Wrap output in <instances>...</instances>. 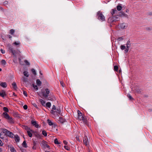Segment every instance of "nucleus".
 Instances as JSON below:
<instances>
[{
  "instance_id": "nucleus-5",
  "label": "nucleus",
  "mask_w": 152,
  "mask_h": 152,
  "mask_svg": "<svg viewBox=\"0 0 152 152\" xmlns=\"http://www.w3.org/2000/svg\"><path fill=\"white\" fill-rule=\"evenodd\" d=\"M9 49L10 52L12 53L14 56L18 53V51L15 50L13 47L10 45L9 46Z\"/></svg>"
},
{
  "instance_id": "nucleus-9",
  "label": "nucleus",
  "mask_w": 152,
  "mask_h": 152,
  "mask_svg": "<svg viewBox=\"0 0 152 152\" xmlns=\"http://www.w3.org/2000/svg\"><path fill=\"white\" fill-rule=\"evenodd\" d=\"M31 122L32 125L35 126V127L38 128L39 127V125L37 123L36 121L32 120Z\"/></svg>"
},
{
  "instance_id": "nucleus-11",
  "label": "nucleus",
  "mask_w": 152,
  "mask_h": 152,
  "mask_svg": "<svg viewBox=\"0 0 152 152\" xmlns=\"http://www.w3.org/2000/svg\"><path fill=\"white\" fill-rule=\"evenodd\" d=\"M27 134L29 137H31L32 136V133H33L34 132V131L30 129V130H27Z\"/></svg>"
},
{
  "instance_id": "nucleus-4",
  "label": "nucleus",
  "mask_w": 152,
  "mask_h": 152,
  "mask_svg": "<svg viewBox=\"0 0 152 152\" xmlns=\"http://www.w3.org/2000/svg\"><path fill=\"white\" fill-rule=\"evenodd\" d=\"M118 15L111 16L108 19V22L110 23H112L118 20Z\"/></svg>"
},
{
  "instance_id": "nucleus-35",
  "label": "nucleus",
  "mask_w": 152,
  "mask_h": 152,
  "mask_svg": "<svg viewBox=\"0 0 152 152\" xmlns=\"http://www.w3.org/2000/svg\"><path fill=\"white\" fill-rule=\"evenodd\" d=\"M35 136V137L37 138H40L41 137V135H40L39 134H38L37 133L36 134H34Z\"/></svg>"
},
{
  "instance_id": "nucleus-55",
  "label": "nucleus",
  "mask_w": 152,
  "mask_h": 152,
  "mask_svg": "<svg viewBox=\"0 0 152 152\" xmlns=\"http://www.w3.org/2000/svg\"><path fill=\"white\" fill-rule=\"evenodd\" d=\"M8 3V2L7 1H5L3 2V4L4 5H6Z\"/></svg>"
},
{
  "instance_id": "nucleus-34",
  "label": "nucleus",
  "mask_w": 152,
  "mask_h": 152,
  "mask_svg": "<svg viewBox=\"0 0 152 152\" xmlns=\"http://www.w3.org/2000/svg\"><path fill=\"white\" fill-rule=\"evenodd\" d=\"M118 67L116 65H115L114 66V70L115 71L117 72L118 70Z\"/></svg>"
},
{
  "instance_id": "nucleus-26",
  "label": "nucleus",
  "mask_w": 152,
  "mask_h": 152,
  "mask_svg": "<svg viewBox=\"0 0 152 152\" xmlns=\"http://www.w3.org/2000/svg\"><path fill=\"white\" fill-rule=\"evenodd\" d=\"M23 73L24 75L26 77H28L29 76V75L28 74V72L26 71H25L23 72Z\"/></svg>"
},
{
  "instance_id": "nucleus-38",
  "label": "nucleus",
  "mask_w": 152,
  "mask_h": 152,
  "mask_svg": "<svg viewBox=\"0 0 152 152\" xmlns=\"http://www.w3.org/2000/svg\"><path fill=\"white\" fill-rule=\"evenodd\" d=\"M46 106L47 107L50 108L51 106V103L50 102H48L46 104Z\"/></svg>"
},
{
  "instance_id": "nucleus-23",
  "label": "nucleus",
  "mask_w": 152,
  "mask_h": 152,
  "mask_svg": "<svg viewBox=\"0 0 152 152\" xmlns=\"http://www.w3.org/2000/svg\"><path fill=\"white\" fill-rule=\"evenodd\" d=\"M117 10L118 11H121L122 9V6L120 5H118L116 7Z\"/></svg>"
},
{
  "instance_id": "nucleus-16",
  "label": "nucleus",
  "mask_w": 152,
  "mask_h": 152,
  "mask_svg": "<svg viewBox=\"0 0 152 152\" xmlns=\"http://www.w3.org/2000/svg\"><path fill=\"white\" fill-rule=\"evenodd\" d=\"M1 86L3 88H5L7 86V84L6 82H1Z\"/></svg>"
},
{
  "instance_id": "nucleus-59",
  "label": "nucleus",
  "mask_w": 152,
  "mask_h": 152,
  "mask_svg": "<svg viewBox=\"0 0 152 152\" xmlns=\"http://www.w3.org/2000/svg\"><path fill=\"white\" fill-rule=\"evenodd\" d=\"M7 36L10 39H11L12 38V36L10 35H7Z\"/></svg>"
},
{
  "instance_id": "nucleus-13",
  "label": "nucleus",
  "mask_w": 152,
  "mask_h": 152,
  "mask_svg": "<svg viewBox=\"0 0 152 152\" xmlns=\"http://www.w3.org/2000/svg\"><path fill=\"white\" fill-rule=\"evenodd\" d=\"M127 26V24L125 23H121L120 25V27L122 29L126 28Z\"/></svg>"
},
{
  "instance_id": "nucleus-54",
  "label": "nucleus",
  "mask_w": 152,
  "mask_h": 152,
  "mask_svg": "<svg viewBox=\"0 0 152 152\" xmlns=\"http://www.w3.org/2000/svg\"><path fill=\"white\" fill-rule=\"evenodd\" d=\"M1 53L3 54L5 52V51L3 50L2 49H1Z\"/></svg>"
},
{
  "instance_id": "nucleus-56",
  "label": "nucleus",
  "mask_w": 152,
  "mask_h": 152,
  "mask_svg": "<svg viewBox=\"0 0 152 152\" xmlns=\"http://www.w3.org/2000/svg\"><path fill=\"white\" fill-rule=\"evenodd\" d=\"M129 50V48H126V49L124 51L125 52L127 53L128 51Z\"/></svg>"
},
{
  "instance_id": "nucleus-29",
  "label": "nucleus",
  "mask_w": 152,
  "mask_h": 152,
  "mask_svg": "<svg viewBox=\"0 0 152 152\" xmlns=\"http://www.w3.org/2000/svg\"><path fill=\"white\" fill-rule=\"evenodd\" d=\"M127 97L129 99L131 100H134V99L131 96V95L129 94H128L127 95Z\"/></svg>"
},
{
  "instance_id": "nucleus-27",
  "label": "nucleus",
  "mask_w": 152,
  "mask_h": 152,
  "mask_svg": "<svg viewBox=\"0 0 152 152\" xmlns=\"http://www.w3.org/2000/svg\"><path fill=\"white\" fill-rule=\"evenodd\" d=\"M47 122L48 124L50 126H52L53 124V123L49 119H48L47 120Z\"/></svg>"
},
{
  "instance_id": "nucleus-40",
  "label": "nucleus",
  "mask_w": 152,
  "mask_h": 152,
  "mask_svg": "<svg viewBox=\"0 0 152 152\" xmlns=\"http://www.w3.org/2000/svg\"><path fill=\"white\" fill-rule=\"evenodd\" d=\"M77 113H78V116H81L82 115V113L79 110H78V111H77Z\"/></svg>"
},
{
  "instance_id": "nucleus-53",
  "label": "nucleus",
  "mask_w": 152,
  "mask_h": 152,
  "mask_svg": "<svg viewBox=\"0 0 152 152\" xmlns=\"http://www.w3.org/2000/svg\"><path fill=\"white\" fill-rule=\"evenodd\" d=\"M152 29V28L151 27H148L146 28V30H151Z\"/></svg>"
},
{
  "instance_id": "nucleus-24",
  "label": "nucleus",
  "mask_w": 152,
  "mask_h": 152,
  "mask_svg": "<svg viewBox=\"0 0 152 152\" xmlns=\"http://www.w3.org/2000/svg\"><path fill=\"white\" fill-rule=\"evenodd\" d=\"M36 83L37 85L39 86H41L42 83L41 81L39 79H37V80Z\"/></svg>"
},
{
  "instance_id": "nucleus-36",
  "label": "nucleus",
  "mask_w": 152,
  "mask_h": 152,
  "mask_svg": "<svg viewBox=\"0 0 152 152\" xmlns=\"http://www.w3.org/2000/svg\"><path fill=\"white\" fill-rule=\"evenodd\" d=\"M10 151L12 152H16V151L13 147H10Z\"/></svg>"
},
{
  "instance_id": "nucleus-45",
  "label": "nucleus",
  "mask_w": 152,
  "mask_h": 152,
  "mask_svg": "<svg viewBox=\"0 0 152 152\" xmlns=\"http://www.w3.org/2000/svg\"><path fill=\"white\" fill-rule=\"evenodd\" d=\"M64 148H65V149L68 151L70 149L67 146L65 145L64 146Z\"/></svg>"
},
{
  "instance_id": "nucleus-17",
  "label": "nucleus",
  "mask_w": 152,
  "mask_h": 152,
  "mask_svg": "<svg viewBox=\"0 0 152 152\" xmlns=\"http://www.w3.org/2000/svg\"><path fill=\"white\" fill-rule=\"evenodd\" d=\"M117 12V11L115 9H112L111 10V11L110 12L111 13L112 15V16H114V15H113L115 14V13L116 12Z\"/></svg>"
},
{
  "instance_id": "nucleus-50",
  "label": "nucleus",
  "mask_w": 152,
  "mask_h": 152,
  "mask_svg": "<svg viewBox=\"0 0 152 152\" xmlns=\"http://www.w3.org/2000/svg\"><path fill=\"white\" fill-rule=\"evenodd\" d=\"M24 128L26 130H28V129L30 130V128H29L28 126H24Z\"/></svg>"
},
{
  "instance_id": "nucleus-52",
  "label": "nucleus",
  "mask_w": 152,
  "mask_h": 152,
  "mask_svg": "<svg viewBox=\"0 0 152 152\" xmlns=\"http://www.w3.org/2000/svg\"><path fill=\"white\" fill-rule=\"evenodd\" d=\"M23 94L26 96H27V93L25 91H23Z\"/></svg>"
},
{
  "instance_id": "nucleus-3",
  "label": "nucleus",
  "mask_w": 152,
  "mask_h": 152,
  "mask_svg": "<svg viewBox=\"0 0 152 152\" xmlns=\"http://www.w3.org/2000/svg\"><path fill=\"white\" fill-rule=\"evenodd\" d=\"M96 16L98 19L99 20L102 21H103L105 20V17L101 11H99L97 12Z\"/></svg>"
},
{
  "instance_id": "nucleus-15",
  "label": "nucleus",
  "mask_w": 152,
  "mask_h": 152,
  "mask_svg": "<svg viewBox=\"0 0 152 152\" xmlns=\"http://www.w3.org/2000/svg\"><path fill=\"white\" fill-rule=\"evenodd\" d=\"M58 121L59 123L63 124L66 121V120L63 117H59Z\"/></svg>"
},
{
  "instance_id": "nucleus-22",
  "label": "nucleus",
  "mask_w": 152,
  "mask_h": 152,
  "mask_svg": "<svg viewBox=\"0 0 152 152\" xmlns=\"http://www.w3.org/2000/svg\"><path fill=\"white\" fill-rule=\"evenodd\" d=\"M131 46L130 41V40H128L127 43L126 44V47L127 48H129Z\"/></svg>"
},
{
  "instance_id": "nucleus-46",
  "label": "nucleus",
  "mask_w": 152,
  "mask_h": 152,
  "mask_svg": "<svg viewBox=\"0 0 152 152\" xmlns=\"http://www.w3.org/2000/svg\"><path fill=\"white\" fill-rule=\"evenodd\" d=\"M118 39L119 41H121L124 39V38L123 37H120L118 38Z\"/></svg>"
},
{
  "instance_id": "nucleus-49",
  "label": "nucleus",
  "mask_w": 152,
  "mask_h": 152,
  "mask_svg": "<svg viewBox=\"0 0 152 152\" xmlns=\"http://www.w3.org/2000/svg\"><path fill=\"white\" fill-rule=\"evenodd\" d=\"M60 83L62 87H64V83H63V81L61 80L60 81Z\"/></svg>"
},
{
  "instance_id": "nucleus-19",
  "label": "nucleus",
  "mask_w": 152,
  "mask_h": 152,
  "mask_svg": "<svg viewBox=\"0 0 152 152\" xmlns=\"http://www.w3.org/2000/svg\"><path fill=\"white\" fill-rule=\"evenodd\" d=\"M42 95L45 98H47L48 97V95L46 91L42 92Z\"/></svg>"
},
{
  "instance_id": "nucleus-37",
  "label": "nucleus",
  "mask_w": 152,
  "mask_h": 152,
  "mask_svg": "<svg viewBox=\"0 0 152 152\" xmlns=\"http://www.w3.org/2000/svg\"><path fill=\"white\" fill-rule=\"evenodd\" d=\"M32 86L36 90H38V88L37 86L35 85L34 84H32Z\"/></svg>"
},
{
  "instance_id": "nucleus-12",
  "label": "nucleus",
  "mask_w": 152,
  "mask_h": 152,
  "mask_svg": "<svg viewBox=\"0 0 152 152\" xmlns=\"http://www.w3.org/2000/svg\"><path fill=\"white\" fill-rule=\"evenodd\" d=\"M5 135L9 137H10L11 138H13L14 136V135L13 133L9 131H8Z\"/></svg>"
},
{
  "instance_id": "nucleus-18",
  "label": "nucleus",
  "mask_w": 152,
  "mask_h": 152,
  "mask_svg": "<svg viewBox=\"0 0 152 152\" xmlns=\"http://www.w3.org/2000/svg\"><path fill=\"white\" fill-rule=\"evenodd\" d=\"M15 140L17 142H19L20 138L18 135H15Z\"/></svg>"
},
{
  "instance_id": "nucleus-10",
  "label": "nucleus",
  "mask_w": 152,
  "mask_h": 152,
  "mask_svg": "<svg viewBox=\"0 0 152 152\" xmlns=\"http://www.w3.org/2000/svg\"><path fill=\"white\" fill-rule=\"evenodd\" d=\"M119 16L121 17H123L127 18H129V16L127 14L124 13L123 11H121L120 12Z\"/></svg>"
},
{
  "instance_id": "nucleus-14",
  "label": "nucleus",
  "mask_w": 152,
  "mask_h": 152,
  "mask_svg": "<svg viewBox=\"0 0 152 152\" xmlns=\"http://www.w3.org/2000/svg\"><path fill=\"white\" fill-rule=\"evenodd\" d=\"M8 131V130L5 129H1V134H2V133H3L4 135H5Z\"/></svg>"
},
{
  "instance_id": "nucleus-62",
  "label": "nucleus",
  "mask_w": 152,
  "mask_h": 152,
  "mask_svg": "<svg viewBox=\"0 0 152 152\" xmlns=\"http://www.w3.org/2000/svg\"><path fill=\"white\" fill-rule=\"evenodd\" d=\"M13 95H14V96H16V95L15 93H13Z\"/></svg>"
},
{
  "instance_id": "nucleus-51",
  "label": "nucleus",
  "mask_w": 152,
  "mask_h": 152,
  "mask_svg": "<svg viewBox=\"0 0 152 152\" xmlns=\"http://www.w3.org/2000/svg\"><path fill=\"white\" fill-rule=\"evenodd\" d=\"M23 108L24 110H26L27 109L28 106L26 105H25L23 106Z\"/></svg>"
},
{
  "instance_id": "nucleus-43",
  "label": "nucleus",
  "mask_w": 152,
  "mask_h": 152,
  "mask_svg": "<svg viewBox=\"0 0 152 152\" xmlns=\"http://www.w3.org/2000/svg\"><path fill=\"white\" fill-rule=\"evenodd\" d=\"M45 143L46 142L45 141H44L42 143L43 144V143H44V144H45V145L47 148H49L50 146H49V145L47 144H45Z\"/></svg>"
},
{
  "instance_id": "nucleus-60",
  "label": "nucleus",
  "mask_w": 152,
  "mask_h": 152,
  "mask_svg": "<svg viewBox=\"0 0 152 152\" xmlns=\"http://www.w3.org/2000/svg\"><path fill=\"white\" fill-rule=\"evenodd\" d=\"M129 12V9H126V12H127V13H128V12Z\"/></svg>"
},
{
  "instance_id": "nucleus-32",
  "label": "nucleus",
  "mask_w": 152,
  "mask_h": 152,
  "mask_svg": "<svg viewBox=\"0 0 152 152\" xmlns=\"http://www.w3.org/2000/svg\"><path fill=\"white\" fill-rule=\"evenodd\" d=\"M42 134L43 135H44L45 136H47V133L44 130H43L42 131Z\"/></svg>"
},
{
  "instance_id": "nucleus-41",
  "label": "nucleus",
  "mask_w": 152,
  "mask_h": 152,
  "mask_svg": "<svg viewBox=\"0 0 152 152\" xmlns=\"http://www.w3.org/2000/svg\"><path fill=\"white\" fill-rule=\"evenodd\" d=\"M20 44V43L19 42H15L13 43V44L16 45H19Z\"/></svg>"
},
{
  "instance_id": "nucleus-61",
  "label": "nucleus",
  "mask_w": 152,
  "mask_h": 152,
  "mask_svg": "<svg viewBox=\"0 0 152 152\" xmlns=\"http://www.w3.org/2000/svg\"><path fill=\"white\" fill-rule=\"evenodd\" d=\"M3 145V143L1 140V146H2Z\"/></svg>"
},
{
  "instance_id": "nucleus-44",
  "label": "nucleus",
  "mask_w": 152,
  "mask_h": 152,
  "mask_svg": "<svg viewBox=\"0 0 152 152\" xmlns=\"http://www.w3.org/2000/svg\"><path fill=\"white\" fill-rule=\"evenodd\" d=\"M45 91L46 92L47 94L48 95L50 93V90L48 89V88H46L45 89Z\"/></svg>"
},
{
  "instance_id": "nucleus-63",
  "label": "nucleus",
  "mask_w": 152,
  "mask_h": 152,
  "mask_svg": "<svg viewBox=\"0 0 152 152\" xmlns=\"http://www.w3.org/2000/svg\"><path fill=\"white\" fill-rule=\"evenodd\" d=\"M48 99L49 100H52V98H50V97H49V98H48Z\"/></svg>"
},
{
  "instance_id": "nucleus-57",
  "label": "nucleus",
  "mask_w": 152,
  "mask_h": 152,
  "mask_svg": "<svg viewBox=\"0 0 152 152\" xmlns=\"http://www.w3.org/2000/svg\"><path fill=\"white\" fill-rule=\"evenodd\" d=\"M63 143L65 145H67V142L66 140H64Z\"/></svg>"
},
{
  "instance_id": "nucleus-47",
  "label": "nucleus",
  "mask_w": 152,
  "mask_h": 152,
  "mask_svg": "<svg viewBox=\"0 0 152 152\" xmlns=\"http://www.w3.org/2000/svg\"><path fill=\"white\" fill-rule=\"evenodd\" d=\"M24 62L27 65H29L30 64V63L27 60H25Z\"/></svg>"
},
{
  "instance_id": "nucleus-31",
  "label": "nucleus",
  "mask_w": 152,
  "mask_h": 152,
  "mask_svg": "<svg viewBox=\"0 0 152 152\" xmlns=\"http://www.w3.org/2000/svg\"><path fill=\"white\" fill-rule=\"evenodd\" d=\"M54 142L55 144H60V142L57 138H56L54 140Z\"/></svg>"
},
{
  "instance_id": "nucleus-42",
  "label": "nucleus",
  "mask_w": 152,
  "mask_h": 152,
  "mask_svg": "<svg viewBox=\"0 0 152 152\" xmlns=\"http://www.w3.org/2000/svg\"><path fill=\"white\" fill-rule=\"evenodd\" d=\"M120 48L122 50H124L125 49L126 47L124 45H121Z\"/></svg>"
},
{
  "instance_id": "nucleus-1",
  "label": "nucleus",
  "mask_w": 152,
  "mask_h": 152,
  "mask_svg": "<svg viewBox=\"0 0 152 152\" xmlns=\"http://www.w3.org/2000/svg\"><path fill=\"white\" fill-rule=\"evenodd\" d=\"M3 110L5 112L3 113L2 115V116L3 118L8 121L9 123L12 124L14 123V121L12 117L10 116L7 113L9 112V110L8 108L6 107H4L3 108Z\"/></svg>"
},
{
  "instance_id": "nucleus-20",
  "label": "nucleus",
  "mask_w": 152,
  "mask_h": 152,
  "mask_svg": "<svg viewBox=\"0 0 152 152\" xmlns=\"http://www.w3.org/2000/svg\"><path fill=\"white\" fill-rule=\"evenodd\" d=\"M1 65L3 66L4 67L5 66V65L7 63L6 61L4 60H2L1 61Z\"/></svg>"
},
{
  "instance_id": "nucleus-64",
  "label": "nucleus",
  "mask_w": 152,
  "mask_h": 152,
  "mask_svg": "<svg viewBox=\"0 0 152 152\" xmlns=\"http://www.w3.org/2000/svg\"><path fill=\"white\" fill-rule=\"evenodd\" d=\"M18 60H19V62L20 63V64H21V63H20V61H21V59H20V58H18Z\"/></svg>"
},
{
  "instance_id": "nucleus-7",
  "label": "nucleus",
  "mask_w": 152,
  "mask_h": 152,
  "mask_svg": "<svg viewBox=\"0 0 152 152\" xmlns=\"http://www.w3.org/2000/svg\"><path fill=\"white\" fill-rule=\"evenodd\" d=\"M7 96V93L4 90H1V96L4 99Z\"/></svg>"
},
{
  "instance_id": "nucleus-28",
  "label": "nucleus",
  "mask_w": 152,
  "mask_h": 152,
  "mask_svg": "<svg viewBox=\"0 0 152 152\" xmlns=\"http://www.w3.org/2000/svg\"><path fill=\"white\" fill-rule=\"evenodd\" d=\"M22 146H23V147L25 148H27V146L26 141H23L22 143Z\"/></svg>"
},
{
  "instance_id": "nucleus-48",
  "label": "nucleus",
  "mask_w": 152,
  "mask_h": 152,
  "mask_svg": "<svg viewBox=\"0 0 152 152\" xmlns=\"http://www.w3.org/2000/svg\"><path fill=\"white\" fill-rule=\"evenodd\" d=\"M31 71H32V73H33V74H34V75H35L36 74V71L34 69H32L31 70Z\"/></svg>"
},
{
  "instance_id": "nucleus-33",
  "label": "nucleus",
  "mask_w": 152,
  "mask_h": 152,
  "mask_svg": "<svg viewBox=\"0 0 152 152\" xmlns=\"http://www.w3.org/2000/svg\"><path fill=\"white\" fill-rule=\"evenodd\" d=\"M22 80L24 82H26L27 81V79L25 77H23L22 79Z\"/></svg>"
},
{
  "instance_id": "nucleus-6",
  "label": "nucleus",
  "mask_w": 152,
  "mask_h": 152,
  "mask_svg": "<svg viewBox=\"0 0 152 152\" xmlns=\"http://www.w3.org/2000/svg\"><path fill=\"white\" fill-rule=\"evenodd\" d=\"M83 142L84 144L87 147H88L89 146L88 139L86 135H85L83 138Z\"/></svg>"
},
{
  "instance_id": "nucleus-39",
  "label": "nucleus",
  "mask_w": 152,
  "mask_h": 152,
  "mask_svg": "<svg viewBox=\"0 0 152 152\" xmlns=\"http://www.w3.org/2000/svg\"><path fill=\"white\" fill-rule=\"evenodd\" d=\"M37 141H33V146H35L37 147Z\"/></svg>"
},
{
  "instance_id": "nucleus-58",
  "label": "nucleus",
  "mask_w": 152,
  "mask_h": 152,
  "mask_svg": "<svg viewBox=\"0 0 152 152\" xmlns=\"http://www.w3.org/2000/svg\"><path fill=\"white\" fill-rule=\"evenodd\" d=\"M32 148L33 149L35 150L36 148V147L35 146H33V147H32Z\"/></svg>"
},
{
  "instance_id": "nucleus-2",
  "label": "nucleus",
  "mask_w": 152,
  "mask_h": 152,
  "mask_svg": "<svg viewBox=\"0 0 152 152\" xmlns=\"http://www.w3.org/2000/svg\"><path fill=\"white\" fill-rule=\"evenodd\" d=\"M50 113L55 117L58 116V115L61 113V110L59 108H56V107L53 105L52 107Z\"/></svg>"
},
{
  "instance_id": "nucleus-25",
  "label": "nucleus",
  "mask_w": 152,
  "mask_h": 152,
  "mask_svg": "<svg viewBox=\"0 0 152 152\" xmlns=\"http://www.w3.org/2000/svg\"><path fill=\"white\" fill-rule=\"evenodd\" d=\"M39 100L42 104L43 106H45V101L42 99H40Z\"/></svg>"
},
{
  "instance_id": "nucleus-8",
  "label": "nucleus",
  "mask_w": 152,
  "mask_h": 152,
  "mask_svg": "<svg viewBox=\"0 0 152 152\" xmlns=\"http://www.w3.org/2000/svg\"><path fill=\"white\" fill-rule=\"evenodd\" d=\"M85 117V116L83 115L81 116H78V118L80 121H83L84 123H86L87 122V120Z\"/></svg>"
},
{
  "instance_id": "nucleus-21",
  "label": "nucleus",
  "mask_w": 152,
  "mask_h": 152,
  "mask_svg": "<svg viewBox=\"0 0 152 152\" xmlns=\"http://www.w3.org/2000/svg\"><path fill=\"white\" fill-rule=\"evenodd\" d=\"M12 86L13 88L14 89H16L17 88V86L16 84V83L15 82H13L12 84Z\"/></svg>"
},
{
  "instance_id": "nucleus-30",
  "label": "nucleus",
  "mask_w": 152,
  "mask_h": 152,
  "mask_svg": "<svg viewBox=\"0 0 152 152\" xmlns=\"http://www.w3.org/2000/svg\"><path fill=\"white\" fill-rule=\"evenodd\" d=\"M15 32V31L13 29H11L10 30V34L11 35H14Z\"/></svg>"
}]
</instances>
